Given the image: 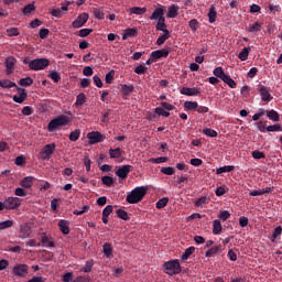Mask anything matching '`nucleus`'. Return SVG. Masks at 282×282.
Here are the masks:
<instances>
[{
    "label": "nucleus",
    "instance_id": "nucleus-32",
    "mask_svg": "<svg viewBox=\"0 0 282 282\" xmlns=\"http://www.w3.org/2000/svg\"><path fill=\"white\" fill-rule=\"evenodd\" d=\"M195 252V247L187 248L184 253L181 256L182 261H188L191 256Z\"/></svg>",
    "mask_w": 282,
    "mask_h": 282
},
{
    "label": "nucleus",
    "instance_id": "nucleus-51",
    "mask_svg": "<svg viewBox=\"0 0 282 282\" xmlns=\"http://www.w3.org/2000/svg\"><path fill=\"white\" fill-rule=\"evenodd\" d=\"M14 226V221L12 220H4L0 223V230H7V228H12Z\"/></svg>",
    "mask_w": 282,
    "mask_h": 282
},
{
    "label": "nucleus",
    "instance_id": "nucleus-15",
    "mask_svg": "<svg viewBox=\"0 0 282 282\" xmlns=\"http://www.w3.org/2000/svg\"><path fill=\"white\" fill-rule=\"evenodd\" d=\"M32 234V228L29 224H23L20 226V238L21 239H28L30 235Z\"/></svg>",
    "mask_w": 282,
    "mask_h": 282
},
{
    "label": "nucleus",
    "instance_id": "nucleus-57",
    "mask_svg": "<svg viewBox=\"0 0 282 282\" xmlns=\"http://www.w3.org/2000/svg\"><path fill=\"white\" fill-rule=\"evenodd\" d=\"M41 241L45 248H54V242L50 241V238H47V236H43Z\"/></svg>",
    "mask_w": 282,
    "mask_h": 282
},
{
    "label": "nucleus",
    "instance_id": "nucleus-33",
    "mask_svg": "<svg viewBox=\"0 0 282 282\" xmlns=\"http://www.w3.org/2000/svg\"><path fill=\"white\" fill-rule=\"evenodd\" d=\"M117 217H119V219H122L123 221H129L131 219V216L124 209H118Z\"/></svg>",
    "mask_w": 282,
    "mask_h": 282
},
{
    "label": "nucleus",
    "instance_id": "nucleus-3",
    "mask_svg": "<svg viewBox=\"0 0 282 282\" xmlns=\"http://www.w3.org/2000/svg\"><path fill=\"white\" fill-rule=\"evenodd\" d=\"M163 271L165 274H169V276H175V274H180L182 272V264H180L177 259L166 261L163 264Z\"/></svg>",
    "mask_w": 282,
    "mask_h": 282
},
{
    "label": "nucleus",
    "instance_id": "nucleus-26",
    "mask_svg": "<svg viewBox=\"0 0 282 282\" xmlns=\"http://www.w3.org/2000/svg\"><path fill=\"white\" fill-rule=\"evenodd\" d=\"M267 117L273 122H279L281 120V116H279L276 110H267Z\"/></svg>",
    "mask_w": 282,
    "mask_h": 282
},
{
    "label": "nucleus",
    "instance_id": "nucleus-56",
    "mask_svg": "<svg viewBox=\"0 0 282 282\" xmlns=\"http://www.w3.org/2000/svg\"><path fill=\"white\" fill-rule=\"evenodd\" d=\"M149 68L142 64L138 65L135 68H134V74H139V75H142V74H147V70Z\"/></svg>",
    "mask_w": 282,
    "mask_h": 282
},
{
    "label": "nucleus",
    "instance_id": "nucleus-60",
    "mask_svg": "<svg viewBox=\"0 0 282 282\" xmlns=\"http://www.w3.org/2000/svg\"><path fill=\"white\" fill-rule=\"evenodd\" d=\"M20 32L18 28L7 29V36H19Z\"/></svg>",
    "mask_w": 282,
    "mask_h": 282
},
{
    "label": "nucleus",
    "instance_id": "nucleus-1",
    "mask_svg": "<svg viewBox=\"0 0 282 282\" xmlns=\"http://www.w3.org/2000/svg\"><path fill=\"white\" fill-rule=\"evenodd\" d=\"M147 193H149V186L135 187L126 197L128 204H140L144 199Z\"/></svg>",
    "mask_w": 282,
    "mask_h": 282
},
{
    "label": "nucleus",
    "instance_id": "nucleus-54",
    "mask_svg": "<svg viewBox=\"0 0 282 282\" xmlns=\"http://www.w3.org/2000/svg\"><path fill=\"white\" fill-rule=\"evenodd\" d=\"M252 158L254 160H264L265 158V153L259 151V150H254L252 153H251Z\"/></svg>",
    "mask_w": 282,
    "mask_h": 282
},
{
    "label": "nucleus",
    "instance_id": "nucleus-52",
    "mask_svg": "<svg viewBox=\"0 0 282 282\" xmlns=\"http://www.w3.org/2000/svg\"><path fill=\"white\" fill-rule=\"evenodd\" d=\"M79 138H80V129H76L69 134L70 142H76Z\"/></svg>",
    "mask_w": 282,
    "mask_h": 282
},
{
    "label": "nucleus",
    "instance_id": "nucleus-19",
    "mask_svg": "<svg viewBox=\"0 0 282 282\" xmlns=\"http://www.w3.org/2000/svg\"><path fill=\"white\" fill-rule=\"evenodd\" d=\"M121 155H124V151L121 148L109 149V156L111 160H118Z\"/></svg>",
    "mask_w": 282,
    "mask_h": 282
},
{
    "label": "nucleus",
    "instance_id": "nucleus-39",
    "mask_svg": "<svg viewBox=\"0 0 282 282\" xmlns=\"http://www.w3.org/2000/svg\"><path fill=\"white\" fill-rule=\"evenodd\" d=\"M33 84H34V79H32V77H25L19 80V85L21 87H30Z\"/></svg>",
    "mask_w": 282,
    "mask_h": 282
},
{
    "label": "nucleus",
    "instance_id": "nucleus-22",
    "mask_svg": "<svg viewBox=\"0 0 282 282\" xmlns=\"http://www.w3.org/2000/svg\"><path fill=\"white\" fill-rule=\"evenodd\" d=\"M138 35V29H126L122 34V41H127L128 39H131L133 36Z\"/></svg>",
    "mask_w": 282,
    "mask_h": 282
},
{
    "label": "nucleus",
    "instance_id": "nucleus-48",
    "mask_svg": "<svg viewBox=\"0 0 282 282\" xmlns=\"http://www.w3.org/2000/svg\"><path fill=\"white\" fill-rule=\"evenodd\" d=\"M188 25H189L192 32H197V30H199V21H197V19H192L188 22Z\"/></svg>",
    "mask_w": 282,
    "mask_h": 282
},
{
    "label": "nucleus",
    "instance_id": "nucleus-55",
    "mask_svg": "<svg viewBox=\"0 0 282 282\" xmlns=\"http://www.w3.org/2000/svg\"><path fill=\"white\" fill-rule=\"evenodd\" d=\"M101 182L105 186H112L113 185V177L111 176H102Z\"/></svg>",
    "mask_w": 282,
    "mask_h": 282
},
{
    "label": "nucleus",
    "instance_id": "nucleus-20",
    "mask_svg": "<svg viewBox=\"0 0 282 282\" xmlns=\"http://www.w3.org/2000/svg\"><path fill=\"white\" fill-rule=\"evenodd\" d=\"M102 252L107 259H113V247L111 246V243H104Z\"/></svg>",
    "mask_w": 282,
    "mask_h": 282
},
{
    "label": "nucleus",
    "instance_id": "nucleus-58",
    "mask_svg": "<svg viewBox=\"0 0 282 282\" xmlns=\"http://www.w3.org/2000/svg\"><path fill=\"white\" fill-rule=\"evenodd\" d=\"M161 173H163L164 175H175V167H162Z\"/></svg>",
    "mask_w": 282,
    "mask_h": 282
},
{
    "label": "nucleus",
    "instance_id": "nucleus-13",
    "mask_svg": "<svg viewBox=\"0 0 282 282\" xmlns=\"http://www.w3.org/2000/svg\"><path fill=\"white\" fill-rule=\"evenodd\" d=\"M171 53V48L158 50L151 53L152 61H159V58H166Z\"/></svg>",
    "mask_w": 282,
    "mask_h": 282
},
{
    "label": "nucleus",
    "instance_id": "nucleus-46",
    "mask_svg": "<svg viewBox=\"0 0 282 282\" xmlns=\"http://www.w3.org/2000/svg\"><path fill=\"white\" fill-rule=\"evenodd\" d=\"M48 78L54 83H58L61 80V73H58V70H52L48 74Z\"/></svg>",
    "mask_w": 282,
    "mask_h": 282
},
{
    "label": "nucleus",
    "instance_id": "nucleus-29",
    "mask_svg": "<svg viewBox=\"0 0 282 282\" xmlns=\"http://www.w3.org/2000/svg\"><path fill=\"white\" fill-rule=\"evenodd\" d=\"M0 87H2V89H12V87H18L17 83L11 82L10 79H2L0 80Z\"/></svg>",
    "mask_w": 282,
    "mask_h": 282
},
{
    "label": "nucleus",
    "instance_id": "nucleus-61",
    "mask_svg": "<svg viewBox=\"0 0 282 282\" xmlns=\"http://www.w3.org/2000/svg\"><path fill=\"white\" fill-rule=\"evenodd\" d=\"M218 219H220L221 221H227V219H230V212L228 210H223L219 216Z\"/></svg>",
    "mask_w": 282,
    "mask_h": 282
},
{
    "label": "nucleus",
    "instance_id": "nucleus-37",
    "mask_svg": "<svg viewBox=\"0 0 282 282\" xmlns=\"http://www.w3.org/2000/svg\"><path fill=\"white\" fill-rule=\"evenodd\" d=\"M220 250H221V245L215 246L206 251L205 257H207V259H209L214 254H217V252H219Z\"/></svg>",
    "mask_w": 282,
    "mask_h": 282
},
{
    "label": "nucleus",
    "instance_id": "nucleus-31",
    "mask_svg": "<svg viewBox=\"0 0 282 282\" xmlns=\"http://www.w3.org/2000/svg\"><path fill=\"white\" fill-rule=\"evenodd\" d=\"M184 107L187 111H197L199 104L197 101H185Z\"/></svg>",
    "mask_w": 282,
    "mask_h": 282
},
{
    "label": "nucleus",
    "instance_id": "nucleus-63",
    "mask_svg": "<svg viewBox=\"0 0 282 282\" xmlns=\"http://www.w3.org/2000/svg\"><path fill=\"white\" fill-rule=\"evenodd\" d=\"M14 195H17V197H26L28 196V191H25L21 187H18L14 191Z\"/></svg>",
    "mask_w": 282,
    "mask_h": 282
},
{
    "label": "nucleus",
    "instance_id": "nucleus-62",
    "mask_svg": "<svg viewBox=\"0 0 282 282\" xmlns=\"http://www.w3.org/2000/svg\"><path fill=\"white\" fill-rule=\"evenodd\" d=\"M91 32H94L93 29H82L79 31V36H80V39H85V37L89 36L91 34Z\"/></svg>",
    "mask_w": 282,
    "mask_h": 282
},
{
    "label": "nucleus",
    "instance_id": "nucleus-18",
    "mask_svg": "<svg viewBox=\"0 0 282 282\" xmlns=\"http://www.w3.org/2000/svg\"><path fill=\"white\" fill-rule=\"evenodd\" d=\"M17 63V58L10 56L6 59V67H7V76H10L12 72H14V65Z\"/></svg>",
    "mask_w": 282,
    "mask_h": 282
},
{
    "label": "nucleus",
    "instance_id": "nucleus-42",
    "mask_svg": "<svg viewBox=\"0 0 282 282\" xmlns=\"http://www.w3.org/2000/svg\"><path fill=\"white\" fill-rule=\"evenodd\" d=\"M208 202H210V199L206 196H203L196 200L195 206H197V208H204Z\"/></svg>",
    "mask_w": 282,
    "mask_h": 282
},
{
    "label": "nucleus",
    "instance_id": "nucleus-11",
    "mask_svg": "<svg viewBox=\"0 0 282 282\" xmlns=\"http://www.w3.org/2000/svg\"><path fill=\"white\" fill-rule=\"evenodd\" d=\"M132 171V165H123L116 171V175L117 177H120V180H127V177H129V173Z\"/></svg>",
    "mask_w": 282,
    "mask_h": 282
},
{
    "label": "nucleus",
    "instance_id": "nucleus-21",
    "mask_svg": "<svg viewBox=\"0 0 282 282\" xmlns=\"http://www.w3.org/2000/svg\"><path fill=\"white\" fill-rule=\"evenodd\" d=\"M161 19H164V9L156 8L153 13L150 15L151 21H161Z\"/></svg>",
    "mask_w": 282,
    "mask_h": 282
},
{
    "label": "nucleus",
    "instance_id": "nucleus-40",
    "mask_svg": "<svg viewBox=\"0 0 282 282\" xmlns=\"http://www.w3.org/2000/svg\"><path fill=\"white\" fill-rule=\"evenodd\" d=\"M147 13V8H140V7H132L130 8V14H138L142 15Z\"/></svg>",
    "mask_w": 282,
    "mask_h": 282
},
{
    "label": "nucleus",
    "instance_id": "nucleus-8",
    "mask_svg": "<svg viewBox=\"0 0 282 282\" xmlns=\"http://www.w3.org/2000/svg\"><path fill=\"white\" fill-rule=\"evenodd\" d=\"M260 98L262 100V102H270L272 100V95L270 94V87L260 85L258 88Z\"/></svg>",
    "mask_w": 282,
    "mask_h": 282
},
{
    "label": "nucleus",
    "instance_id": "nucleus-47",
    "mask_svg": "<svg viewBox=\"0 0 282 282\" xmlns=\"http://www.w3.org/2000/svg\"><path fill=\"white\" fill-rule=\"evenodd\" d=\"M154 113H156L158 116H164V118H169V116H171V112L164 110V108L162 107H156L154 109Z\"/></svg>",
    "mask_w": 282,
    "mask_h": 282
},
{
    "label": "nucleus",
    "instance_id": "nucleus-64",
    "mask_svg": "<svg viewBox=\"0 0 282 282\" xmlns=\"http://www.w3.org/2000/svg\"><path fill=\"white\" fill-rule=\"evenodd\" d=\"M47 281V279L43 278V276H33L32 279H30L26 282H45Z\"/></svg>",
    "mask_w": 282,
    "mask_h": 282
},
{
    "label": "nucleus",
    "instance_id": "nucleus-45",
    "mask_svg": "<svg viewBox=\"0 0 282 282\" xmlns=\"http://www.w3.org/2000/svg\"><path fill=\"white\" fill-rule=\"evenodd\" d=\"M223 82H225L226 85H228V87H230L231 89H235V87H237V82L234 78H231L229 75L225 76Z\"/></svg>",
    "mask_w": 282,
    "mask_h": 282
},
{
    "label": "nucleus",
    "instance_id": "nucleus-49",
    "mask_svg": "<svg viewBox=\"0 0 282 282\" xmlns=\"http://www.w3.org/2000/svg\"><path fill=\"white\" fill-rule=\"evenodd\" d=\"M248 32H251V33L261 32V23L254 22L253 24H250Z\"/></svg>",
    "mask_w": 282,
    "mask_h": 282
},
{
    "label": "nucleus",
    "instance_id": "nucleus-12",
    "mask_svg": "<svg viewBox=\"0 0 282 282\" xmlns=\"http://www.w3.org/2000/svg\"><path fill=\"white\" fill-rule=\"evenodd\" d=\"M87 21H89V14L82 13L77 17V19L75 21H73L72 25L75 29L83 28V25H85V23H87Z\"/></svg>",
    "mask_w": 282,
    "mask_h": 282
},
{
    "label": "nucleus",
    "instance_id": "nucleus-34",
    "mask_svg": "<svg viewBox=\"0 0 282 282\" xmlns=\"http://www.w3.org/2000/svg\"><path fill=\"white\" fill-rule=\"evenodd\" d=\"M214 76H216V78H220V80H224L226 78V73L224 72V68H221V66L216 67L213 72Z\"/></svg>",
    "mask_w": 282,
    "mask_h": 282
},
{
    "label": "nucleus",
    "instance_id": "nucleus-41",
    "mask_svg": "<svg viewBox=\"0 0 282 282\" xmlns=\"http://www.w3.org/2000/svg\"><path fill=\"white\" fill-rule=\"evenodd\" d=\"M84 102H87V97L85 96V93H82L77 95L76 97V107H83Z\"/></svg>",
    "mask_w": 282,
    "mask_h": 282
},
{
    "label": "nucleus",
    "instance_id": "nucleus-43",
    "mask_svg": "<svg viewBox=\"0 0 282 282\" xmlns=\"http://www.w3.org/2000/svg\"><path fill=\"white\" fill-rule=\"evenodd\" d=\"M34 10H36V7L34 6V3H29L23 8L22 12L24 17H28V14H32Z\"/></svg>",
    "mask_w": 282,
    "mask_h": 282
},
{
    "label": "nucleus",
    "instance_id": "nucleus-16",
    "mask_svg": "<svg viewBox=\"0 0 282 282\" xmlns=\"http://www.w3.org/2000/svg\"><path fill=\"white\" fill-rule=\"evenodd\" d=\"M34 182H36L34 176H25L22 181H20V186H22V188H32Z\"/></svg>",
    "mask_w": 282,
    "mask_h": 282
},
{
    "label": "nucleus",
    "instance_id": "nucleus-5",
    "mask_svg": "<svg viewBox=\"0 0 282 282\" xmlns=\"http://www.w3.org/2000/svg\"><path fill=\"white\" fill-rule=\"evenodd\" d=\"M54 151H56V143H48L44 145V148L40 152V155L42 160H50L52 155H54Z\"/></svg>",
    "mask_w": 282,
    "mask_h": 282
},
{
    "label": "nucleus",
    "instance_id": "nucleus-4",
    "mask_svg": "<svg viewBox=\"0 0 282 282\" xmlns=\"http://www.w3.org/2000/svg\"><path fill=\"white\" fill-rule=\"evenodd\" d=\"M29 67L32 72H41V69H45V67H50V59L35 58L29 63Z\"/></svg>",
    "mask_w": 282,
    "mask_h": 282
},
{
    "label": "nucleus",
    "instance_id": "nucleus-24",
    "mask_svg": "<svg viewBox=\"0 0 282 282\" xmlns=\"http://www.w3.org/2000/svg\"><path fill=\"white\" fill-rule=\"evenodd\" d=\"M178 12H180V7L177 4H172L167 11L169 19H175Z\"/></svg>",
    "mask_w": 282,
    "mask_h": 282
},
{
    "label": "nucleus",
    "instance_id": "nucleus-23",
    "mask_svg": "<svg viewBox=\"0 0 282 282\" xmlns=\"http://www.w3.org/2000/svg\"><path fill=\"white\" fill-rule=\"evenodd\" d=\"M58 228L63 235H69V221L67 220H59Z\"/></svg>",
    "mask_w": 282,
    "mask_h": 282
},
{
    "label": "nucleus",
    "instance_id": "nucleus-6",
    "mask_svg": "<svg viewBox=\"0 0 282 282\" xmlns=\"http://www.w3.org/2000/svg\"><path fill=\"white\" fill-rule=\"evenodd\" d=\"M30 272V267L28 264H15L13 268L14 276H20L21 279H25Z\"/></svg>",
    "mask_w": 282,
    "mask_h": 282
},
{
    "label": "nucleus",
    "instance_id": "nucleus-36",
    "mask_svg": "<svg viewBox=\"0 0 282 282\" xmlns=\"http://www.w3.org/2000/svg\"><path fill=\"white\" fill-rule=\"evenodd\" d=\"M281 234H282V227H281V226H278V227L274 229V231H273V234H272V236H271V238H270V241H271L272 243H274V242L279 239V237H281Z\"/></svg>",
    "mask_w": 282,
    "mask_h": 282
},
{
    "label": "nucleus",
    "instance_id": "nucleus-27",
    "mask_svg": "<svg viewBox=\"0 0 282 282\" xmlns=\"http://www.w3.org/2000/svg\"><path fill=\"white\" fill-rule=\"evenodd\" d=\"M133 89H135L133 85H127V84L121 85L122 96H131V94H133Z\"/></svg>",
    "mask_w": 282,
    "mask_h": 282
},
{
    "label": "nucleus",
    "instance_id": "nucleus-35",
    "mask_svg": "<svg viewBox=\"0 0 282 282\" xmlns=\"http://www.w3.org/2000/svg\"><path fill=\"white\" fill-rule=\"evenodd\" d=\"M155 28H156L158 32H163L164 33V31H169L166 29V19L163 18V19L159 20Z\"/></svg>",
    "mask_w": 282,
    "mask_h": 282
},
{
    "label": "nucleus",
    "instance_id": "nucleus-28",
    "mask_svg": "<svg viewBox=\"0 0 282 282\" xmlns=\"http://www.w3.org/2000/svg\"><path fill=\"white\" fill-rule=\"evenodd\" d=\"M169 39H171V32L164 31L163 35L158 37L156 45H164V43H166V41H169Z\"/></svg>",
    "mask_w": 282,
    "mask_h": 282
},
{
    "label": "nucleus",
    "instance_id": "nucleus-14",
    "mask_svg": "<svg viewBox=\"0 0 282 282\" xmlns=\"http://www.w3.org/2000/svg\"><path fill=\"white\" fill-rule=\"evenodd\" d=\"M183 96H199L202 94V89L197 87H183L180 91Z\"/></svg>",
    "mask_w": 282,
    "mask_h": 282
},
{
    "label": "nucleus",
    "instance_id": "nucleus-10",
    "mask_svg": "<svg viewBox=\"0 0 282 282\" xmlns=\"http://www.w3.org/2000/svg\"><path fill=\"white\" fill-rule=\"evenodd\" d=\"M6 209L7 210H17L19 206H21V200L19 197H8L6 200Z\"/></svg>",
    "mask_w": 282,
    "mask_h": 282
},
{
    "label": "nucleus",
    "instance_id": "nucleus-7",
    "mask_svg": "<svg viewBox=\"0 0 282 282\" xmlns=\"http://www.w3.org/2000/svg\"><path fill=\"white\" fill-rule=\"evenodd\" d=\"M87 138L89 139V144H98L105 142L107 137L98 131H91L87 134Z\"/></svg>",
    "mask_w": 282,
    "mask_h": 282
},
{
    "label": "nucleus",
    "instance_id": "nucleus-9",
    "mask_svg": "<svg viewBox=\"0 0 282 282\" xmlns=\"http://www.w3.org/2000/svg\"><path fill=\"white\" fill-rule=\"evenodd\" d=\"M18 95L13 96V102H18V105H23L25 100H28V91H25V88H21L17 86Z\"/></svg>",
    "mask_w": 282,
    "mask_h": 282
},
{
    "label": "nucleus",
    "instance_id": "nucleus-30",
    "mask_svg": "<svg viewBox=\"0 0 282 282\" xmlns=\"http://www.w3.org/2000/svg\"><path fill=\"white\" fill-rule=\"evenodd\" d=\"M232 171H235V165H225L216 170V175H221V173H232Z\"/></svg>",
    "mask_w": 282,
    "mask_h": 282
},
{
    "label": "nucleus",
    "instance_id": "nucleus-25",
    "mask_svg": "<svg viewBox=\"0 0 282 282\" xmlns=\"http://www.w3.org/2000/svg\"><path fill=\"white\" fill-rule=\"evenodd\" d=\"M207 17L209 19V23H215V21H217V9H215V4L210 6Z\"/></svg>",
    "mask_w": 282,
    "mask_h": 282
},
{
    "label": "nucleus",
    "instance_id": "nucleus-59",
    "mask_svg": "<svg viewBox=\"0 0 282 282\" xmlns=\"http://www.w3.org/2000/svg\"><path fill=\"white\" fill-rule=\"evenodd\" d=\"M267 131L269 133H272L274 131H282V126H280L279 123H275L273 126H269V127H267Z\"/></svg>",
    "mask_w": 282,
    "mask_h": 282
},
{
    "label": "nucleus",
    "instance_id": "nucleus-38",
    "mask_svg": "<svg viewBox=\"0 0 282 282\" xmlns=\"http://www.w3.org/2000/svg\"><path fill=\"white\" fill-rule=\"evenodd\" d=\"M221 230H223L221 220H219V219L214 220V223H213V232L215 235H219L221 232Z\"/></svg>",
    "mask_w": 282,
    "mask_h": 282
},
{
    "label": "nucleus",
    "instance_id": "nucleus-53",
    "mask_svg": "<svg viewBox=\"0 0 282 282\" xmlns=\"http://www.w3.org/2000/svg\"><path fill=\"white\" fill-rule=\"evenodd\" d=\"M166 204H169V198L163 197V198L159 199V202L156 203V208L159 210H162V208H165Z\"/></svg>",
    "mask_w": 282,
    "mask_h": 282
},
{
    "label": "nucleus",
    "instance_id": "nucleus-44",
    "mask_svg": "<svg viewBox=\"0 0 282 282\" xmlns=\"http://www.w3.org/2000/svg\"><path fill=\"white\" fill-rule=\"evenodd\" d=\"M250 54V47H245L242 51L238 54V58L240 61H248V56Z\"/></svg>",
    "mask_w": 282,
    "mask_h": 282
},
{
    "label": "nucleus",
    "instance_id": "nucleus-50",
    "mask_svg": "<svg viewBox=\"0 0 282 282\" xmlns=\"http://www.w3.org/2000/svg\"><path fill=\"white\" fill-rule=\"evenodd\" d=\"M204 135H207V138H217V131L210 128H205L203 130Z\"/></svg>",
    "mask_w": 282,
    "mask_h": 282
},
{
    "label": "nucleus",
    "instance_id": "nucleus-17",
    "mask_svg": "<svg viewBox=\"0 0 282 282\" xmlns=\"http://www.w3.org/2000/svg\"><path fill=\"white\" fill-rule=\"evenodd\" d=\"M272 191H274V187H267V188H262V189H254V191H251L249 193V196L250 197H259L261 195H265L268 193H272Z\"/></svg>",
    "mask_w": 282,
    "mask_h": 282
},
{
    "label": "nucleus",
    "instance_id": "nucleus-2",
    "mask_svg": "<svg viewBox=\"0 0 282 282\" xmlns=\"http://www.w3.org/2000/svg\"><path fill=\"white\" fill-rule=\"evenodd\" d=\"M69 122H70V119L68 116L59 115L48 122L47 131L52 133V131H56V129H59V127H67Z\"/></svg>",
    "mask_w": 282,
    "mask_h": 282
}]
</instances>
